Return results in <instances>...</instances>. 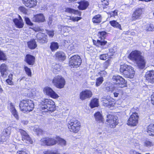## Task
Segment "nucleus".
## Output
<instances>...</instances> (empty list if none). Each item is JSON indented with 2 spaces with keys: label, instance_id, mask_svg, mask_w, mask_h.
<instances>
[{
  "label": "nucleus",
  "instance_id": "6",
  "mask_svg": "<svg viewBox=\"0 0 154 154\" xmlns=\"http://www.w3.org/2000/svg\"><path fill=\"white\" fill-rule=\"evenodd\" d=\"M107 33L105 31L99 32L98 36L100 40H98L96 43V45L98 47L101 48H102L105 49L108 48V45L106 44L107 41L104 40V39L106 37Z\"/></svg>",
  "mask_w": 154,
  "mask_h": 154
},
{
  "label": "nucleus",
  "instance_id": "9",
  "mask_svg": "<svg viewBox=\"0 0 154 154\" xmlns=\"http://www.w3.org/2000/svg\"><path fill=\"white\" fill-rule=\"evenodd\" d=\"M82 60L79 56L75 55L71 57L69 59V66L72 68H77L81 64Z\"/></svg>",
  "mask_w": 154,
  "mask_h": 154
},
{
  "label": "nucleus",
  "instance_id": "22",
  "mask_svg": "<svg viewBox=\"0 0 154 154\" xmlns=\"http://www.w3.org/2000/svg\"><path fill=\"white\" fill-rule=\"evenodd\" d=\"M8 70L7 66L4 63H3L0 66V72L1 73V76L5 78L7 75V71Z\"/></svg>",
  "mask_w": 154,
  "mask_h": 154
},
{
  "label": "nucleus",
  "instance_id": "29",
  "mask_svg": "<svg viewBox=\"0 0 154 154\" xmlns=\"http://www.w3.org/2000/svg\"><path fill=\"white\" fill-rule=\"evenodd\" d=\"M55 56L59 60H63L65 59L64 53L61 51H58L56 53Z\"/></svg>",
  "mask_w": 154,
  "mask_h": 154
},
{
  "label": "nucleus",
  "instance_id": "18",
  "mask_svg": "<svg viewBox=\"0 0 154 154\" xmlns=\"http://www.w3.org/2000/svg\"><path fill=\"white\" fill-rule=\"evenodd\" d=\"M145 77L149 82L152 84L154 83V70L148 71L146 72Z\"/></svg>",
  "mask_w": 154,
  "mask_h": 154
},
{
  "label": "nucleus",
  "instance_id": "24",
  "mask_svg": "<svg viewBox=\"0 0 154 154\" xmlns=\"http://www.w3.org/2000/svg\"><path fill=\"white\" fill-rule=\"evenodd\" d=\"M26 63L30 65H33L35 62V57L31 55L27 54L26 57Z\"/></svg>",
  "mask_w": 154,
  "mask_h": 154
},
{
  "label": "nucleus",
  "instance_id": "36",
  "mask_svg": "<svg viewBox=\"0 0 154 154\" xmlns=\"http://www.w3.org/2000/svg\"><path fill=\"white\" fill-rule=\"evenodd\" d=\"M109 23L110 25L116 28L120 29H122L121 26L120 24L116 21L113 20L110 21L109 22Z\"/></svg>",
  "mask_w": 154,
  "mask_h": 154
},
{
  "label": "nucleus",
  "instance_id": "64",
  "mask_svg": "<svg viewBox=\"0 0 154 154\" xmlns=\"http://www.w3.org/2000/svg\"><path fill=\"white\" fill-rule=\"evenodd\" d=\"M21 122L23 125H26L28 123V121L27 120H22Z\"/></svg>",
  "mask_w": 154,
  "mask_h": 154
},
{
  "label": "nucleus",
  "instance_id": "13",
  "mask_svg": "<svg viewBox=\"0 0 154 154\" xmlns=\"http://www.w3.org/2000/svg\"><path fill=\"white\" fill-rule=\"evenodd\" d=\"M41 144L43 145L51 146L56 144L57 143V141L54 138H43L40 140Z\"/></svg>",
  "mask_w": 154,
  "mask_h": 154
},
{
  "label": "nucleus",
  "instance_id": "48",
  "mask_svg": "<svg viewBox=\"0 0 154 154\" xmlns=\"http://www.w3.org/2000/svg\"><path fill=\"white\" fill-rule=\"evenodd\" d=\"M100 58L101 60H106L107 58H109V57L108 54H106L100 55Z\"/></svg>",
  "mask_w": 154,
  "mask_h": 154
},
{
  "label": "nucleus",
  "instance_id": "56",
  "mask_svg": "<svg viewBox=\"0 0 154 154\" xmlns=\"http://www.w3.org/2000/svg\"><path fill=\"white\" fill-rule=\"evenodd\" d=\"M74 12L73 14H75L79 16H81V12L79 11H78L77 10H74Z\"/></svg>",
  "mask_w": 154,
  "mask_h": 154
},
{
  "label": "nucleus",
  "instance_id": "34",
  "mask_svg": "<svg viewBox=\"0 0 154 154\" xmlns=\"http://www.w3.org/2000/svg\"><path fill=\"white\" fill-rule=\"evenodd\" d=\"M61 66L59 64H55L52 66L53 71L55 73H57V72L60 71L61 70Z\"/></svg>",
  "mask_w": 154,
  "mask_h": 154
},
{
  "label": "nucleus",
  "instance_id": "15",
  "mask_svg": "<svg viewBox=\"0 0 154 154\" xmlns=\"http://www.w3.org/2000/svg\"><path fill=\"white\" fill-rule=\"evenodd\" d=\"M43 91L44 93L52 98L55 99L59 97L58 95L50 87H45Z\"/></svg>",
  "mask_w": 154,
  "mask_h": 154
},
{
  "label": "nucleus",
  "instance_id": "40",
  "mask_svg": "<svg viewBox=\"0 0 154 154\" xmlns=\"http://www.w3.org/2000/svg\"><path fill=\"white\" fill-rule=\"evenodd\" d=\"M57 141H59V144L62 146H64L66 145V141L64 139L60 138L58 137H56Z\"/></svg>",
  "mask_w": 154,
  "mask_h": 154
},
{
  "label": "nucleus",
  "instance_id": "51",
  "mask_svg": "<svg viewBox=\"0 0 154 154\" xmlns=\"http://www.w3.org/2000/svg\"><path fill=\"white\" fill-rule=\"evenodd\" d=\"M19 10L23 13L26 14L27 12V10L23 7L21 6L19 8Z\"/></svg>",
  "mask_w": 154,
  "mask_h": 154
},
{
  "label": "nucleus",
  "instance_id": "8",
  "mask_svg": "<svg viewBox=\"0 0 154 154\" xmlns=\"http://www.w3.org/2000/svg\"><path fill=\"white\" fill-rule=\"evenodd\" d=\"M52 82L53 85L56 88L61 89L64 87L66 82L62 76L57 75L54 78Z\"/></svg>",
  "mask_w": 154,
  "mask_h": 154
},
{
  "label": "nucleus",
  "instance_id": "44",
  "mask_svg": "<svg viewBox=\"0 0 154 154\" xmlns=\"http://www.w3.org/2000/svg\"><path fill=\"white\" fill-rule=\"evenodd\" d=\"M6 59V55L5 53L0 50V60H5Z\"/></svg>",
  "mask_w": 154,
  "mask_h": 154
},
{
  "label": "nucleus",
  "instance_id": "46",
  "mask_svg": "<svg viewBox=\"0 0 154 154\" xmlns=\"http://www.w3.org/2000/svg\"><path fill=\"white\" fill-rule=\"evenodd\" d=\"M109 0H101V5L103 6V8H105L106 6H107L109 4Z\"/></svg>",
  "mask_w": 154,
  "mask_h": 154
},
{
  "label": "nucleus",
  "instance_id": "60",
  "mask_svg": "<svg viewBox=\"0 0 154 154\" xmlns=\"http://www.w3.org/2000/svg\"><path fill=\"white\" fill-rule=\"evenodd\" d=\"M115 87L112 86H108L106 87V90L109 91H111L112 92V90H113V88H114Z\"/></svg>",
  "mask_w": 154,
  "mask_h": 154
},
{
  "label": "nucleus",
  "instance_id": "41",
  "mask_svg": "<svg viewBox=\"0 0 154 154\" xmlns=\"http://www.w3.org/2000/svg\"><path fill=\"white\" fill-rule=\"evenodd\" d=\"M146 29V31H152L154 29V26L152 24H147L145 26Z\"/></svg>",
  "mask_w": 154,
  "mask_h": 154
},
{
  "label": "nucleus",
  "instance_id": "20",
  "mask_svg": "<svg viewBox=\"0 0 154 154\" xmlns=\"http://www.w3.org/2000/svg\"><path fill=\"white\" fill-rule=\"evenodd\" d=\"M22 2L26 7L33 8L37 4L36 0H22Z\"/></svg>",
  "mask_w": 154,
  "mask_h": 154
},
{
  "label": "nucleus",
  "instance_id": "33",
  "mask_svg": "<svg viewBox=\"0 0 154 154\" xmlns=\"http://www.w3.org/2000/svg\"><path fill=\"white\" fill-rule=\"evenodd\" d=\"M101 16L100 14H98L94 17L92 21L94 23H99L101 22Z\"/></svg>",
  "mask_w": 154,
  "mask_h": 154
},
{
  "label": "nucleus",
  "instance_id": "26",
  "mask_svg": "<svg viewBox=\"0 0 154 154\" xmlns=\"http://www.w3.org/2000/svg\"><path fill=\"white\" fill-rule=\"evenodd\" d=\"M19 16L20 18L19 20H18L17 18H15L14 19L13 21L17 27L20 28L23 27V20L22 19V18L19 15Z\"/></svg>",
  "mask_w": 154,
  "mask_h": 154
},
{
  "label": "nucleus",
  "instance_id": "59",
  "mask_svg": "<svg viewBox=\"0 0 154 154\" xmlns=\"http://www.w3.org/2000/svg\"><path fill=\"white\" fill-rule=\"evenodd\" d=\"M52 20V17L51 16H50L49 17L48 21V23L49 25H50L51 24V21Z\"/></svg>",
  "mask_w": 154,
  "mask_h": 154
},
{
  "label": "nucleus",
  "instance_id": "58",
  "mask_svg": "<svg viewBox=\"0 0 154 154\" xmlns=\"http://www.w3.org/2000/svg\"><path fill=\"white\" fill-rule=\"evenodd\" d=\"M130 154H141V153L137 152L134 150H132L130 151Z\"/></svg>",
  "mask_w": 154,
  "mask_h": 154
},
{
  "label": "nucleus",
  "instance_id": "25",
  "mask_svg": "<svg viewBox=\"0 0 154 154\" xmlns=\"http://www.w3.org/2000/svg\"><path fill=\"white\" fill-rule=\"evenodd\" d=\"M19 16L20 18L19 20H18L17 18H15L14 19L13 21L17 27L20 28L23 27V20L22 19V18L19 15Z\"/></svg>",
  "mask_w": 154,
  "mask_h": 154
},
{
  "label": "nucleus",
  "instance_id": "55",
  "mask_svg": "<svg viewBox=\"0 0 154 154\" xmlns=\"http://www.w3.org/2000/svg\"><path fill=\"white\" fill-rule=\"evenodd\" d=\"M109 65V63L108 62H106L104 63L103 65V69H107L108 66Z\"/></svg>",
  "mask_w": 154,
  "mask_h": 154
},
{
  "label": "nucleus",
  "instance_id": "30",
  "mask_svg": "<svg viewBox=\"0 0 154 154\" xmlns=\"http://www.w3.org/2000/svg\"><path fill=\"white\" fill-rule=\"evenodd\" d=\"M28 47L31 49H35L37 46V45L35 39H32L27 42Z\"/></svg>",
  "mask_w": 154,
  "mask_h": 154
},
{
  "label": "nucleus",
  "instance_id": "31",
  "mask_svg": "<svg viewBox=\"0 0 154 154\" xmlns=\"http://www.w3.org/2000/svg\"><path fill=\"white\" fill-rule=\"evenodd\" d=\"M147 132L149 135L154 136V124H151L148 127Z\"/></svg>",
  "mask_w": 154,
  "mask_h": 154
},
{
  "label": "nucleus",
  "instance_id": "49",
  "mask_svg": "<svg viewBox=\"0 0 154 154\" xmlns=\"http://www.w3.org/2000/svg\"><path fill=\"white\" fill-rule=\"evenodd\" d=\"M115 53L114 50L113 49L111 48L109 50V52L107 53L109 57V58L111 57V56L113 55Z\"/></svg>",
  "mask_w": 154,
  "mask_h": 154
},
{
  "label": "nucleus",
  "instance_id": "3",
  "mask_svg": "<svg viewBox=\"0 0 154 154\" xmlns=\"http://www.w3.org/2000/svg\"><path fill=\"white\" fill-rule=\"evenodd\" d=\"M20 109L24 112H29L32 111L34 107L33 102L29 99L23 100L19 104Z\"/></svg>",
  "mask_w": 154,
  "mask_h": 154
},
{
  "label": "nucleus",
  "instance_id": "35",
  "mask_svg": "<svg viewBox=\"0 0 154 154\" xmlns=\"http://www.w3.org/2000/svg\"><path fill=\"white\" fill-rule=\"evenodd\" d=\"M98 105V100L96 98L91 100L90 103V106L91 108L97 107Z\"/></svg>",
  "mask_w": 154,
  "mask_h": 154
},
{
  "label": "nucleus",
  "instance_id": "10",
  "mask_svg": "<svg viewBox=\"0 0 154 154\" xmlns=\"http://www.w3.org/2000/svg\"><path fill=\"white\" fill-rule=\"evenodd\" d=\"M113 83L117 85L119 88H123L126 85L125 80L119 75H114L112 79Z\"/></svg>",
  "mask_w": 154,
  "mask_h": 154
},
{
  "label": "nucleus",
  "instance_id": "37",
  "mask_svg": "<svg viewBox=\"0 0 154 154\" xmlns=\"http://www.w3.org/2000/svg\"><path fill=\"white\" fill-rule=\"evenodd\" d=\"M50 48L52 51L56 50L59 48L58 43L54 42H52L50 46Z\"/></svg>",
  "mask_w": 154,
  "mask_h": 154
},
{
  "label": "nucleus",
  "instance_id": "43",
  "mask_svg": "<svg viewBox=\"0 0 154 154\" xmlns=\"http://www.w3.org/2000/svg\"><path fill=\"white\" fill-rule=\"evenodd\" d=\"M103 78L102 77H99L97 78L96 79V85L97 86H100V84L103 82Z\"/></svg>",
  "mask_w": 154,
  "mask_h": 154
},
{
  "label": "nucleus",
  "instance_id": "38",
  "mask_svg": "<svg viewBox=\"0 0 154 154\" xmlns=\"http://www.w3.org/2000/svg\"><path fill=\"white\" fill-rule=\"evenodd\" d=\"M144 146L148 148L154 145V143L149 140H146L144 142Z\"/></svg>",
  "mask_w": 154,
  "mask_h": 154
},
{
  "label": "nucleus",
  "instance_id": "39",
  "mask_svg": "<svg viewBox=\"0 0 154 154\" xmlns=\"http://www.w3.org/2000/svg\"><path fill=\"white\" fill-rule=\"evenodd\" d=\"M33 131L36 132V134L38 135H41L42 134L43 131L38 126H35L33 128Z\"/></svg>",
  "mask_w": 154,
  "mask_h": 154
},
{
  "label": "nucleus",
  "instance_id": "5",
  "mask_svg": "<svg viewBox=\"0 0 154 154\" xmlns=\"http://www.w3.org/2000/svg\"><path fill=\"white\" fill-rule=\"evenodd\" d=\"M81 126L80 122L75 119H71L68 122V127L71 132H78L80 130Z\"/></svg>",
  "mask_w": 154,
  "mask_h": 154
},
{
  "label": "nucleus",
  "instance_id": "45",
  "mask_svg": "<svg viewBox=\"0 0 154 154\" xmlns=\"http://www.w3.org/2000/svg\"><path fill=\"white\" fill-rule=\"evenodd\" d=\"M24 70L26 72V74L28 76L30 77L31 76V72L29 68H28L27 66H25L24 67Z\"/></svg>",
  "mask_w": 154,
  "mask_h": 154
},
{
  "label": "nucleus",
  "instance_id": "63",
  "mask_svg": "<svg viewBox=\"0 0 154 154\" xmlns=\"http://www.w3.org/2000/svg\"><path fill=\"white\" fill-rule=\"evenodd\" d=\"M151 103L154 105V93L151 96Z\"/></svg>",
  "mask_w": 154,
  "mask_h": 154
},
{
  "label": "nucleus",
  "instance_id": "14",
  "mask_svg": "<svg viewBox=\"0 0 154 154\" xmlns=\"http://www.w3.org/2000/svg\"><path fill=\"white\" fill-rule=\"evenodd\" d=\"M92 93L90 90H85L81 92L79 95V98L82 100H84L91 97Z\"/></svg>",
  "mask_w": 154,
  "mask_h": 154
},
{
  "label": "nucleus",
  "instance_id": "21",
  "mask_svg": "<svg viewBox=\"0 0 154 154\" xmlns=\"http://www.w3.org/2000/svg\"><path fill=\"white\" fill-rule=\"evenodd\" d=\"M94 117L96 122L99 123L103 124L104 122V119L102 113L99 112H96L94 114Z\"/></svg>",
  "mask_w": 154,
  "mask_h": 154
},
{
  "label": "nucleus",
  "instance_id": "53",
  "mask_svg": "<svg viewBox=\"0 0 154 154\" xmlns=\"http://www.w3.org/2000/svg\"><path fill=\"white\" fill-rule=\"evenodd\" d=\"M47 33L49 36L51 37H53L54 35V31H47Z\"/></svg>",
  "mask_w": 154,
  "mask_h": 154
},
{
  "label": "nucleus",
  "instance_id": "4",
  "mask_svg": "<svg viewBox=\"0 0 154 154\" xmlns=\"http://www.w3.org/2000/svg\"><path fill=\"white\" fill-rule=\"evenodd\" d=\"M120 72L122 73L125 77L131 78H133L135 74L133 68L126 64L121 65Z\"/></svg>",
  "mask_w": 154,
  "mask_h": 154
},
{
  "label": "nucleus",
  "instance_id": "23",
  "mask_svg": "<svg viewBox=\"0 0 154 154\" xmlns=\"http://www.w3.org/2000/svg\"><path fill=\"white\" fill-rule=\"evenodd\" d=\"M10 128L8 127L5 130V131H3V134L5 136H2L0 137V140L2 142H3L6 140V139L8 138L9 135L11 133Z\"/></svg>",
  "mask_w": 154,
  "mask_h": 154
},
{
  "label": "nucleus",
  "instance_id": "28",
  "mask_svg": "<svg viewBox=\"0 0 154 154\" xmlns=\"http://www.w3.org/2000/svg\"><path fill=\"white\" fill-rule=\"evenodd\" d=\"M112 90V92L113 93L114 96L115 97H117L119 95L122 94V91L120 88H118L114 87Z\"/></svg>",
  "mask_w": 154,
  "mask_h": 154
},
{
  "label": "nucleus",
  "instance_id": "1",
  "mask_svg": "<svg viewBox=\"0 0 154 154\" xmlns=\"http://www.w3.org/2000/svg\"><path fill=\"white\" fill-rule=\"evenodd\" d=\"M141 52L135 50L132 51L129 56V58L136 64L138 67L143 69L145 66L146 62L144 57L141 55Z\"/></svg>",
  "mask_w": 154,
  "mask_h": 154
},
{
  "label": "nucleus",
  "instance_id": "50",
  "mask_svg": "<svg viewBox=\"0 0 154 154\" xmlns=\"http://www.w3.org/2000/svg\"><path fill=\"white\" fill-rule=\"evenodd\" d=\"M25 20L26 21V23L30 26H32L33 24V23L30 20L29 18L27 17H25Z\"/></svg>",
  "mask_w": 154,
  "mask_h": 154
},
{
  "label": "nucleus",
  "instance_id": "32",
  "mask_svg": "<svg viewBox=\"0 0 154 154\" xmlns=\"http://www.w3.org/2000/svg\"><path fill=\"white\" fill-rule=\"evenodd\" d=\"M10 106L11 111L12 115L16 119H18V115L17 112L12 103H10Z\"/></svg>",
  "mask_w": 154,
  "mask_h": 154
},
{
  "label": "nucleus",
  "instance_id": "47",
  "mask_svg": "<svg viewBox=\"0 0 154 154\" xmlns=\"http://www.w3.org/2000/svg\"><path fill=\"white\" fill-rule=\"evenodd\" d=\"M69 17V20H71L74 22L78 21L82 19V17H73L70 16Z\"/></svg>",
  "mask_w": 154,
  "mask_h": 154
},
{
  "label": "nucleus",
  "instance_id": "61",
  "mask_svg": "<svg viewBox=\"0 0 154 154\" xmlns=\"http://www.w3.org/2000/svg\"><path fill=\"white\" fill-rule=\"evenodd\" d=\"M111 14L112 16H115L117 15V12L116 11H115L112 12Z\"/></svg>",
  "mask_w": 154,
  "mask_h": 154
},
{
  "label": "nucleus",
  "instance_id": "62",
  "mask_svg": "<svg viewBox=\"0 0 154 154\" xmlns=\"http://www.w3.org/2000/svg\"><path fill=\"white\" fill-rule=\"evenodd\" d=\"M74 46L73 45L71 44L69 46L68 48L71 51L73 50L74 49Z\"/></svg>",
  "mask_w": 154,
  "mask_h": 154
},
{
  "label": "nucleus",
  "instance_id": "19",
  "mask_svg": "<svg viewBox=\"0 0 154 154\" xmlns=\"http://www.w3.org/2000/svg\"><path fill=\"white\" fill-rule=\"evenodd\" d=\"M143 9L138 8L136 9L132 14V19L133 21L139 18L143 12Z\"/></svg>",
  "mask_w": 154,
  "mask_h": 154
},
{
  "label": "nucleus",
  "instance_id": "27",
  "mask_svg": "<svg viewBox=\"0 0 154 154\" xmlns=\"http://www.w3.org/2000/svg\"><path fill=\"white\" fill-rule=\"evenodd\" d=\"M78 4L79 5L78 8L79 9L81 10L85 9L89 5L88 2L85 1H81L79 2Z\"/></svg>",
  "mask_w": 154,
  "mask_h": 154
},
{
  "label": "nucleus",
  "instance_id": "2",
  "mask_svg": "<svg viewBox=\"0 0 154 154\" xmlns=\"http://www.w3.org/2000/svg\"><path fill=\"white\" fill-rule=\"evenodd\" d=\"M41 104L42 109L45 112H52L55 110V103L51 100L44 99L42 100Z\"/></svg>",
  "mask_w": 154,
  "mask_h": 154
},
{
  "label": "nucleus",
  "instance_id": "52",
  "mask_svg": "<svg viewBox=\"0 0 154 154\" xmlns=\"http://www.w3.org/2000/svg\"><path fill=\"white\" fill-rule=\"evenodd\" d=\"M65 11L66 12H67L69 13H73L74 11V9L70 8H66Z\"/></svg>",
  "mask_w": 154,
  "mask_h": 154
},
{
  "label": "nucleus",
  "instance_id": "7",
  "mask_svg": "<svg viewBox=\"0 0 154 154\" xmlns=\"http://www.w3.org/2000/svg\"><path fill=\"white\" fill-rule=\"evenodd\" d=\"M107 119L106 122H107V126L110 128H114L119 123L118 118L115 116L109 114L107 115Z\"/></svg>",
  "mask_w": 154,
  "mask_h": 154
},
{
  "label": "nucleus",
  "instance_id": "42",
  "mask_svg": "<svg viewBox=\"0 0 154 154\" xmlns=\"http://www.w3.org/2000/svg\"><path fill=\"white\" fill-rule=\"evenodd\" d=\"M103 103L105 104V106H113V103L111 101V100L109 99L105 100H103Z\"/></svg>",
  "mask_w": 154,
  "mask_h": 154
},
{
  "label": "nucleus",
  "instance_id": "17",
  "mask_svg": "<svg viewBox=\"0 0 154 154\" xmlns=\"http://www.w3.org/2000/svg\"><path fill=\"white\" fill-rule=\"evenodd\" d=\"M36 37L37 41L39 43H44L47 42V36L44 33L39 32L37 34Z\"/></svg>",
  "mask_w": 154,
  "mask_h": 154
},
{
  "label": "nucleus",
  "instance_id": "11",
  "mask_svg": "<svg viewBox=\"0 0 154 154\" xmlns=\"http://www.w3.org/2000/svg\"><path fill=\"white\" fill-rule=\"evenodd\" d=\"M138 114L136 112H133L128 119L127 124L132 126L136 125L138 123Z\"/></svg>",
  "mask_w": 154,
  "mask_h": 154
},
{
  "label": "nucleus",
  "instance_id": "16",
  "mask_svg": "<svg viewBox=\"0 0 154 154\" xmlns=\"http://www.w3.org/2000/svg\"><path fill=\"white\" fill-rule=\"evenodd\" d=\"M32 20L33 21L38 23H43L46 21L45 16L42 13L34 15Z\"/></svg>",
  "mask_w": 154,
  "mask_h": 154
},
{
  "label": "nucleus",
  "instance_id": "54",
  "mask_svg": "<svg viewBox=\"0 0 154 154\" xmlns=\"http://www.w3.org/2000/svg\"><path fill=\"white\" fill-rule=\"evenodd\" d=\"M100 74L102 76H105L106 75L107 73L106 71L104 70H101L99 72Z\"/></svg>",
  "mask_w": 154,
  "mask_h": 154
},
{
  "label": "nucleus",
  "instance_id": "57",
  "mask_svg": "<svg viewBox=\"0 0 154 154\" xmlns=\"http://www.w3.org/2000/svg\"><path fill=\"white\" fill-rule=\"evenodd\" d=\"M17 154H27V153L24 151L20 150L17 152Z\"/></svg>",
  "mask_w": 154,
  "mask_h": 154
},
{
  "label": "nucleus",
  "instance_id": "12",
  "mask_svg": "<svg viewBox=\"0 0 154 154\" xmlns=\"http://www.w3.org/2000/svg\"><path fill=\"white\" fill-rule=\"evenodd\" d=\"M17 130L21 134L22 140L26 143H32V140L27 133L22 129H17Z\"/></svg>",
  "mask_w": 154,
  "mask_h": 154
}]
</instances>
